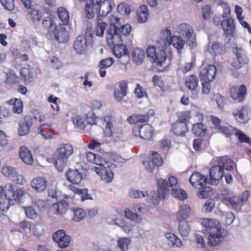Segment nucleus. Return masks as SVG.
<instances>
[{
    "label": "nucleus",
    "mask_w": 251,
    "mask_h": 251,
    "mask_svg": "<svg viewBox=\"0 0 251 251\" xmlns=\"http://www.w3.org/2000/svg\"><path fill=\"white\" fill-rule=\"evenodd\" d=\"M201 225L208 234V244L211 247L220 245L228 234L227 231L222 227L217 220L204 218L201 220Z\"/></svg>",
    "instance_id": "nucleus-1"
},
{
    "label": "nucleus",
    "mask_w": 251,
    "mask_h": 251,
    "mask_svg": "<svg viewBox=\"0 0 251 251\" xmlns=\"http://www.w3.org/2000/svg\"><path fill=\"white\" fill-rule=\"evenodd\" d=\"M74 149L70 144L59 145L56 153L53 155V164L59 171H62L66 167L69 157L73 154Z\"/></svg>",
    "instance_id": "nucleus-2"
},
{
    "label": "nucleus",
    "mask_w": 251,
    "mask_h": 251,
    "mask_svg": "<svg viewBox=\"0 0 251 251\" xmlns=\"http://www.w3.org/2000/svg\"><path fill=\"white\" fill-rule=\"evenodd\" d=\"M114 26H112L106 35V41L109 46H113V51L114 55L118 58L126 56L128 54V50L126 47L122 44V39L118 34H115L116 29Z\"/></svg>",
    "instance_id": "nucleus-3"
},
{
    "label": "nucleus",
    "mask_w": 251,
    "mask_h": 251,
    "mask_svg": "<svg viewBox=\"0 0 251 251\" xmlns=\"http://www.w3.org/2000/svg\"><path fill=\"white\" fill-rule=\"evenodd\" d=\"M25 195L23 189H5L4 198L0 201V210L4 212L7 211L10 205H14L15 202H20Z\"/></svg>",
    "instance_id": "nucleus-4"
},
{
    "label": "nucleus",
    "mask_w": 251,
    "mask_h": 251,
    "mask_svg": "<svg viewBox=\"0 0 251 251\" xmlns=\"http://www.w3.org/2000/svg\"><path fill=\"white\" fill-rule=\"evenodd\" d=\"M92 44V33L90 28H87L85 31V36L78 35L75 39L73 48L78 54H84L87 48Z\"/></svg>",
    "instance_id": "nucleus-5"
},
{
    "label": "nucleus",
    "mask_w": 251,
    "mask_h": 251,
    "mask_svg": "<svg viewBox=\"0 0 251 251\" xmlns=\"http://www.w3.org/2000/svg\"><path fill=\"white\" fill-rule=\"evenodd\" d=\"M115 167V165L113 163L103 161V164L100 166L95 167L94 170L103 181L106 183H109L112 181L114 176V173L111 169Z\"/></svg>",
    "instance_id": "nucleus-6"
},
{
    "label": "nucleus",
    "mask_w": 251,
    "mask_h": 251,
    "mask_svg": "<svg viewBox=\"0 0 251 251\" xmlns=\"http://www.w3.org/2000/svg\"><path fill=\"white\" fill-rule=\"evenodd\" d=\"M162 37L163 38L164 46L165 48L172 45L177 50L183 48L185 41L180 36H172L171 31L166 29L162 31Z\"/></svg>",
    "instance_id": "nucleus-7"
},
{
    "label": "nucleus",
    "mask_w": 251,
    "mask_h": 251,
    "mask_svg": "<svg viewBox=\"0 0 251 251\" xmlns=\"http://www.w3.org/2000/svg\"><path fill=\"white\" fill-rule=\"evenodd\" d=\"M231 115L237 122L246 124L250 119L251 109L247 106H244L240 108L233 109Z\"/></svg>",
    "instance_id": "nucleus-8"
},
{
    "label": "nucleus",
    "mask_w": 251,
    "mask_h": 251,
    "mask_svg": "<svg viewBox=\"0 0 251 251\" xmlns=\"http://www.w3.org/2000/svg\"><path fill=\"white\" fill-rule=\"evenodd\" d=\"M233 52L235 56V59L232 62V66L236 69H239L242 65L249 63V59L243 49L235 48L233 50Z\"/></svg>",
    "instance_id": "nucleus-9"
},
{
    "label": "nucleus",
    "mask_w": 251,
    "mask_h": 251,
    "mask_svg": "<svg viewBox=\"0 0 251 251\" xmlns=\"http://www.w3.org/2000/svg\"><path fill=\"white\" fill-rule=\"evenodd\" d=\"M170 189H157L153 190L149 192V202L152 206H155L158 204L161 199H165L169 195Z\"/></svg>",
    "instance_id": "nucleus-10"
},
{
    "label": "nucleus",
    "mask_w": 251,
    "mask_h": 251,
    "mask_svg": "<svg viewBox=\"0 0 251 251\" xmlns=\"http://www.w3.org/2000/svg\"><path fill=\"white\" fill-rule=\"evenodd\" d=\"M52 239L62 249L67 247L71 240V236L67 235L64 230H59L53 233Z\"/></svg>",
    "instance_id": "nucleus-11"
},
{
    "label": "nucleus",
    "mask_w": 251,
    "mask_h": 251,
    "mask_svg": "<svg viewBox=\"0 0 251 251\" xmlns=\"http://www.w3.org/2000/svg\"><path fill=\"white\" fill-rule=\"evenodd\" d=\"M210 179L208 184L215 186L219 183V180L222 178L224 174L223 168L219 165L213 166L209 171Z\"/></svg>",
    "instance_id": "nucleus-12"
},
{
    "label": "nucleus",
    "mask_w": 251,
    "mask_h": 251,
    "mask_svg": "<svg viewBox=\"0 0 251 251\" xmlns=\"http://www.w3.org/2000/svg\"><path fill=\"white\" fill-rule=\"evenodd\" d=\"M190 182L194 187L200 186L201 188H204L206 185H210L208 184L207 178L199 172H194L192 174L190 178ZM209 188V186H207L205 188Z\"/></svg>",
    "instance_id": "nucleus-13"
},
{
    "label": "nucleus",
    "mask_w": 251,
    "mask_h": 251,
    "mask_svg": "<svg viewBox=\"0 0 251 251\" xmlns=\"http://www.w3.org/2000/svg\"><path fill=\"white\" fill-rule=\"evenodd\" d=\"M64 198L65 200H61L51 206L52 208L56 209L57 213L60 215L66 212L69 208V204L72 201V198L68 195H65Z\"/></svg>",
    "instance_id": "nucleus-14"
},
{
    "label": "nucleus",
    "mask_w": 251,
    "mask_h": 251,
    "mask_svg": "<svg viewBox=\"0 0 251 251\" xmlns=\"http://www.w3.org/2000/svg\"><path fill=\"white\" fill-rule=\"evenodd\" d=\"M221 23V25L224 30V34L226 36H231L233 37L234 33L235 30V23L234 20L231 18L228 17L226 19H223Z\"/></svg>",
    "instance_id": "nucleus-15"
},
{
    "label": "nucleus",
    "mask_w": 251,
    "mask_h": 251,
    "mask_svg": "<svg viewBox=\"0 0 251 251\" xmlns=\"http://www.w3.org/2000/svg\"><path fill=\"white\" fill-rule=\"evenodd\" d=\"M154 113L153 109H150L144 114H134L127 118V121L131 124L147 122L150 117Z\"/></svg>",
    "instance_id": "nucleus-16"
},
{
    "label": "nucleus",
    "mask_w": 251,
    "mask_h": 251,
    "mask_svg": "<svg viewBox=\"0 0 251 251\" xmlns=\"http://www.w3.org/2000/svg\"><path fill=\"white\" fill-rule=\"evenodd\" d=\"M216 74V67L213 65H210L203 68L200 72L201 81H212L215 77Z\"/></svg>",
    "instance_id": "nucleus-17"
},
{
    "label": "nucleus",
    "mask_w": 251,
    "mask_h": 251,
    "mask_svg": "<svg viewBox=\"0 0 251 251\" xmlns=\"http://www.w3.org/2000/svg\"><path fill=\"white\" fill-rule=\"evenodd\" d=\"M52 36L59 43H66L69 39V32L65 27L61 26L56 27L54 32L52 33Z\"/></svg>",
    "instance_id": "nucleus-18"
},
{
    "label": "nucleus",
    "mask_w": 251,
    "mask_h": 251,
    "mask_svg": "<svg viewBox=\"0 0 251 251\" xmlns=\"http://www.w3.org/2000/svg\"><path fill=\"white\" fill-rule=\"evenodd\" d=\"M96 5L97 6V12H99L100 16L104 17L112 10L114 4L111 0H105L102 2H100L99 5Z\"/></svg>",
    "instance_id": "nucleus-19"
},
{
    "label": "nucleus",
    "mask_w": 251,
    "mask_h": 251,
    "mask_svg": "<svg viewBox=\"0 0 251 251\" xmlns=\"http://www.w3.org/2000/svg\"><path fill=\"white\" fill-rule=\"evenodd\" d=\"M114 20L115 22L114 24H112L110 25L109 27L107 29V31L109 30L112 26H114L115 27L116 33L115 34H118L121 37V39H122V35H128L130 31H131V26L130 25L128 24H126L122 25L120 28H118L117 25L116 24L118 25L119 22L120 21V19L118 17H115Z\"/></svg>",
    "instance_id": "nucleus-20"
},
{
    "label": "nucleus",
    "mask_w": 251,
    "mask_h": 251,
    "mask_svg": "<svg viewBox=\"0 0 251 251\" xmlns=\"http://www.w3.org/2000/svg\"><path fill=\"white\" fill-rule=\"evenodd\" d=\"M216 198L221 201L227 200L231 206L235 205V197L228 189H220V191L217 193Z\"/></svg>",
    "instance_id": "nucleus-21"
},
{
    "label": "nucleus",
    "mask_w": 251,
    "mask_h": 251,
    "mask_svg": "<svg viewBox=\"0 0 251 251\" xmlns=\"http://www.w3.org/2000/svg\"><path fill=\"white\" fill-rule=\"evenodd\" d=\"M32 120L30 117H25L19 124L18 132L20 136H25L27 134L32 126Z\"/></svg>",
    "instance_id": "nucleus-22"
},
{
    "label": "nucleus",
    "mask_w": 251,
    "mask_h": 251,
    "mask_svg": "<svg viewBox=\"0 0 251 251\" xmlns=\"http://www.w3.org/2000/svg\"><path fill=\"white\" fill-rule=\"evenodd\" d=\"M246 94V88L244 85L239 88L233 87L230 89L231 97L232 99L241 101Z\"/></svg>",
    "instance_id": "nucleus-23"
},
{
    "label": "nucleus",
    "mask_w": 251,
    "mask_h": 251,
    "mask_svg": "<svg viewBox=\"0 0 251 251\" xmlns=\"http://www.w3.org/2000/svg\"><path fill=\"white\" fill-rule=\"evenodd\" d=\"M101 1V0H86L85 11L89 19H92L94 17L95 13L97 12V6L96 5H99Z\"/></svg>",
    "instance_id": "nucleus-24"
},
{
    "label": "nucleus",
    "mask_w": 251,
    "mask_h": 251,
    "mask_svg": "<svg viewBox=\"0 0 251 251\" xmlns=\"http://www.w3.org/2000/svg\"><path fill=\"white\" fill-rule=\"evenodd\" d=\"M191 209L187 204L183 203L179 206L176 213V219L179 222L186 220L191 214Z\"/></svg>",
    "instance_id": "nucleus-25"
},
{
    "label": "nucleus",
    "mask_w": 251,
    "mask_h": 251,
    "mask_svg": "<svg viewBox=\"0 0 251 251\" xmlns=\"http://www.w3.org/2000/svg\"><path fill=\"white\" fill-rule=\"evenodd\" d=\"M131 57L134 64L140 65L143 63L145 57V51L141 49H135L132 52Z\"/></svg>",
    "instance_id": "nucleus-26"
},
{
    "label": "nucleus",
    "mask_w": 251,
    "mask_h": 251,
    "mask_svg": "<svg viewBox=\"0 0 251 251\" xmlns=\"http://www.w3.org/2000/svg\"><path fill=\"white\" fill-rule=\"evenodd\" d=\"M19 156L21 159L25 164L31 165L33 162V159L30 150L25 146L20 148L19 151Z\"/></svg>",
    "instance_id": "nucleus-27"
},
{
    "label": "nucleus",
    "mask_w": 251,
    "mask_h": 251,
    "mask_svg": "<svg viewBox=\"0 0 251 251\" xmlns=\"http://www.w3.org/2000/svg\"><path fill=\"white\" fill-rule=\"evenodd\" d=\"M66 176L68 180L74 184H78L82 179L81 174L76 169H70Z\"/></svg>",
    "instance_id": "nucleus-28"
},
{
    "label": "nucleus",
    "mask_w": 251,
    "mask_h": 251,
    "mask_svg": "<svg viewBox=\"0 0 251 251\" xmlns=\"http://www.w3.org/2000/svg\"><path fill=\"white\" fill-rule=\"evenodd\" d=\"M102 120L103 122L106 123V126L104 129V135L108 137H112L114 132L112 118L107 115L103 117L102 118Z\"/></svg>",
    "instance_id": "nucleus-29"
},
{
    "label": "nucleus",
    "mask_w": 251,
    "mask_h": 251,
    "mask_svg": "<svg viewBox=\"0 0 251 251\" xmlns=\"http://www.w3.org/2000/svg\"><path fill=\"white\" fill-rule=\"evenodd\" d=\"M172 129L174 133L177 136L183 135L188 131L187 124L177 121L173 124Z\"/></svg>",
    "instance_id": "nucleus-30"
},
{
    "label": "nucleus",
    "mask_w": 251,
    "mask_h": 251,
    "mask_svg": "<svg viewBox=\"0 0 251 251\" xmlns=\"http://www.w3.org/2000/svg\"><path fill=\"white\" fill-rule=\"evenodd\" d=\"M178 30L179 34L187 39H190L192 37L193 30L190 25L184 23L180 24L178 26Z\"/></svg>",
    "instance_id": "nucleus-31"
},
{
    "label": "nucleus",
    "mask_w": 251,
    "mask_h": 251,
    "mask_svg": "<svg viewBox=\"0 0 251 251\" xmlns=\"http://www.w3.org/2000/svg\"><path fill=\"white\" fill-rule=\"evenodd\" d=\"M114 59L109 57L101 60L99 64L100 67L99 72L101 77H104L106 75V71L105 69L110 67L114 63Z\"/></svg>",
    "instance_id": "nucleus-32"
},
{
    "label": "nucleus",
    "mask_w": 251,
    "mask_h": 251,
    "mask_svg": "<svg viewBox=\"0 0 251 251\" xmlns=\"http://www.w3.org/2000/svg\"><path fill=\"white\" fill-rule=\"evenodd\" d=\"M199 79L194 75H190L185 79V86L191 91H195L198 86Z\"/></svg>",
    "instance_id": "nucleus-33"
},
{
    "label": "nucleus",
    "mask_w": 251,
    "mask_h": 251,
    "mask_svg": "<svg viewBox=\"0 0 251 251\" xmlns=\"http://www.w3.org/2000/svg\"><path fill=\"white\" fill-rule=\"evenodd\" d=\"M31 186L32 188H46L47 187H50L48 181L42 177L34 178L31 182Z\"/></svg>",
    "instance_id": "nucleus-34"
},
{
    "label": "nucleus",
    "mask_w": 251,
    "mask_h": 251,
    "mask_svg": "<svg viewBox=\"0 0 251 251\" xmlns=\"http://www.w3.org/2000/svg\"><path fill=\"white\" fill-rule=\"evenodd\" d=\"M149 17V12L147 5L140 6L137 11L138 21L139 23L146 22Z\"/></svg>",
    "instance_id": "nucleus-35"
},
{
    "label": "nucleus",
    "mask_w": 251,
    "mask_h": 251,
    "mask_svg": "<svg viewBox=\"0 0 251 251\" xmlns=\"http://www.w3.org/2000/svg\"><path fill=\"white\" fill-rule=\"evenodd\" d=\"M167 59V54L164 50H158L151 62L158 66H162Z\"/></svg>",
    "instance_id": "nucleus-36"
},
{
    "label": "nucleus",
    "mask_w": 251,
    "mask_h": 251,
    "mask_svg": "<svg viewBox=\"0 0 251 251\" xmlns=\"http://www.w3.org/2000/svg\"><path fill=\"white\" fill-rule=\"evenodd\" d=\"M141 138L150 139L153 135V130L151 126L145 124L140 126Z\"/></svg>",
    "instance_id": "nucleus-37"
},
{
    "label": "nucleus",
    "mask_w": 251,
    "mask_h": 251,
    "mask_svg": "<svg viewBox=\"0 0 251 251\" xmlns=\"http://www.w3.org/2000/svg\"><path fill=\"white\" fill-rule=\"evenodd\" d=\"M42 24L44 27L47 29L50 35L52 37V33L54 32L57 27L55 23L50 18L48 17L43 19Z\"/></svg>",
    "instance_id": "nucleus-38"
},
{
    "label": "nucleus",
    "mask_w": 251,
    "mask_h": 251,
    "mask_svg": "<svg viewBox=\"0 0 251 251\" xmlns=\"http://www.w3.org/2000/svg\"><path fill=\"white\" fill-rule=\"evenodd\" d=\"M52 124L51 123H46L41 125L38 128L37 132L38 134H41L42 137L45 139H50L53 138L51 130L49 132H46V127L48 126L50 128L51 127Z\"/></svg>",
    "instance_id": "nucleus-39"
},
{
    "label": "nucleus",
    "mask_w": 251,
    "mask_h": 251,
    "mask_svg": "<svg viewBox=\"0 0 251 251\" xmlns=\"http://www.w3.org/2000/svg\"><path fill=\"white\" fill-rule=\"evenodd\" d=\"M179 222L178 229L180 235L183 237H187L191 231V227L187 221H185Z\"/></svg>",
    "instance_id": "nucleus-40"
},
{
    "label": "nucleus",
    "mask_w": 251,
    "mask_h": 251,
    "mask_svg": "<svg viewBox=\"0 0 251 251\" xmlns=\"http://www.w3.org/2000/svg\"><path fill=\"white\" fill-rule=\"evenodd\" d=\"M218 164L223 169L228 171L232 170L234 164L233 161L227 156L221 157L218 160Z\"/></svg>",
    "instance_id": "nucleus-41"
},
{
    "label": "nucleus",
    "mask_w": 251,
    "mask_h": 251,
    "mask_svg": "<svg viewBox=\"0 0 251 251\" xmlns=\"http://www.w3.org/2000/svg\"><path fill=\"white\" fill-rule=\"evenodd\" d=\"M207 131L206 127L202 123H197L193 125V133L196 136H202L205 135Z\"/></svg>",
    "instance_id": "nucleus-42"
},
{
    "label": "nucleus",
    "mask_w": 251,
    "mask_h": 251,
    "mask_svg": "<svg viewBox=\"0 0 251 251\" xmlns=\"http://www.w3.org/2000/svg\"><path fill=\"white\" fill-rule=\"evenodd\" d=\"M217 4L218 5L220 6L223 9V14L222 15L223 19L230 17L231 8L229 4L223 0H218Z\"/></svg>",
    "instance_id": "nucleus-43"
},
{
    "label": "nucleus",
    "mask_w": 251,
    "mask_h": 251,
    "mask_svg": "<svg viewBox=\"0 0 251 251\" xmlns=\"http://www.w3.org/2000/svg\"><path fill=\"white\" fill-rule=\"evenodd\" d=\"M58 16L65 25H67L69 23V14L67 10L63 7H60L57 9Z\"/></svg>",
    "instance_id": "nucleus-44"
},
{
    "label": "nucleus",
    "mask_w": 251,
    "mask_h": 251,
    "mask_svg": "<svg viewBox=\"0 0 251 251\" xmlns=\"http://www.w3.org/2000/svg\"><path fill=\"white\" fill-rule=\"evenodd\" d=\"M131 241V239L128 237L120 238L117 241V246L121 251H128Z\"/></svg>",
    "instance_id": "nucleus-45"
},
{
    "label": "nucleus",
    "mask_w": 251,
    "mask_h": 251,
    "mask_svg": "<svg viewBox=\"0 0 251 251\" xmlns=\"http://www.w3.org/2000/svg\"><path fill=\"white\" fill-rule=\"evenodd\" d=\"M86 158L88 161L98 165L99 166L102 164L103 161H105L103 159H101L100 156L97 155L92 152H88L86 154Z\"/></svg>",
    "instance_id": "nucleus-46"
},
{
    "label": "nucleus",
    "mask_w": 251,
    "mask_h": 251,
    "mask_svg": "<svg viewBox=\"0 0 251 251\" xmlns=\"http://www.w3.org/2000/svg\"><path fill=\"white\" fill-rule=\"evenodd\" d=\"M125 214L126 218L135 222L141 223L142 221V217L140 214L133 212L129 208H126L125 209Z\"/></svg>",
    "instance_id": "nucleus-47"
},
{
    "label": "nucleus",
    "mask_w": 251,
    "mask_h": 251,
    "mask_svg": "<svg viewBox=\"0 0 251 251\" xmlns=\"http://www.w3.org/2000/svg\"><path fill=\"white\" fill-rule=\"evenodd\" d=\"M9 102L12 105V111L13 112L20 114L23 111V103L20 100L17 99H12L9 100Z\"/></svg>",
    "instance_id": "nucleus-48"
},
{
    "label": "nucleus",
    "mask_w": 251,
    "mask_h": 251,
    "mask_svg": "<svg viewBox=\"0 0 251 251\" xmlns=\"http://www.w3.org/2000/svg\"><path fill=\"white\" fill-rule=\"evenodd\" d=\"M30 18L34 22L40 21L42 15L40 10L36 8H31L28 11Z\"/></svg>",
    "instance_id": "nucleus-49"
},
{
    "label": "nucleus",
    "mask_w": 251,
    "mask_h": 251,
    "mask_svg": "<svg viewBox=\"0 0 251 251\" xmlns=\"http://www.w3.org/2000/svg\"><path fill=\"white\" fill-rule=\"evenodd\" d=\"M249 197V192L247 190L244 191L236 200H235V206H231L233 208L236 209L238 206H240L244 203L246 202ZM236 199V198H235Z\"/></svg>",
    "instance_id": "nucleus-50"
},
{
    "label": "nucleus",
    "mask_w": 251,
    "mask_h": 251,
    "mask_svg": "<svg viewBox=\"0 0 251 251\" xmlns=\"http://www.w3.org/2000/svg\"><path fill=\"white\" fill-rule=\"evenodd\" d=\"M173 196L180 201H184L188 198L186 192L183 189H171Z\"/></svg>",
    "instance_id": "nucleus-51"
},
{
    "label": "nucleus",
    "mask_w": 251,
    "mask_h": 251,
    "mask_svg": "<svg viewBox=\"0 0 251 251\" xmlns=\"http://www.w3.org/2000/svg\"><path fill=\"white\" fill-rule=\"evenodd\" d=\"M21 74L26 82H30L33 80V72L27 68H22Z\"/></svg>",
    "instance_id": "nucleus-52"
},
{
    "label": "nucleus",
    "mask_w": 251,
    "mask_h": 251,
    "mask_svg": "<svg viewBox=\"0 0 251 251\" xmlns=\"http://www.w3.org/2000/svg\"><path fill=\"white\" fill-rule=\"evenodd\" d=\"M129 195L133 199L144 198L148 195V192L146 191H142L140 189H130Z\"/></svg>",
    "instance_id": "nucleus-53"
},
{
    "label": "nucleus",
    "mask_w": 251,
    "mask_h": 251,
    "mask_svg": "<svg viewBox=\"0 0 251 251\" xmlns=\"http://www.w3.org/2000/svg\"><path fill=\"white\" fill-rule=\"evenodd\" d=\"M1 172L4 176L10 178H13L17 175V172L15 168L11 166L4 167Z\"/></svg>",
    "instance_id": "nucleus-54"
},
{
    "label": "nucleus",
    "mask_w": 251,
    "mask_h": 251,
    "mask_svg": "<svg viewBox=\"0 0 251 251\" xmlns=\"http://www.w3.org/2000/svg\"><path fill=\"white\" fill-rule=\"evenodd\" d=\"M221 217L222 220L227 225H231L234 220V215L231 212H223Z\"/></svg>",
    "instance_id": "nucleus-55"
},
{
    "label": "nucleus",
    "mask_w": 251,
    "mask_h": 251,
    "mask_svg": "<svg viewBox=\"0 0 251 251\" xmlns=\"http://www.w3.org/2000/svg\"><path fill=\"white\" fill-rule=\"evenodd\" d=\"M74 216L73 220L75 222H79L84 219L86 216V212L81 208L74 209Z\"/></svg>",
    "instance_id": "nucleus-56"
},
{
    "label": "nucleus",
    "mask_w": 251,
    "mask_h": 251,
    "mask_svg": "<svg viewBox=\"0 0 251 251\" xmlns=\"http://www.w3.org/2000/svg\"><path fill=\"white\" fill-rule=\"evenodd\" d=\"M166 238L169 241L173 246L179 247L182 245V241L174 234L168 233L165 235Z\"/></svg>",
    "instance_id": "nucleus-57"
},
{
    "label": "nucleus",
    "mask_w": 251,
    "mask_h": 251,
    "mask_svg": "<svg viewBox=\"0 0 251 251\" xmlns=\"http://www.w3.org/2000/svg\"><path fill=\"white\" fill-rule=\"evenodd\" d=\"M75 193L79 195L80 196L82 201L86 200H92L93 198L91 195L88 193V189H73Z\"/></svg>",
    "instance_id": "nucleus-58"
},
{
    "label": "nucleus",
    "mask_w": 251,
    "mask_h": 251,
    "mask_svg": "<svg viewBox=\"0 0 251 251\" xmlns=\"http://www.w3.org/2000/svg\"><path fill=\"white\" fill-rule=\"evenodd\" d=\"M209 52L213 54L216 55L222 52V47L218 43H214L209 45L208 48Z\"/></svg>",
    "instance_id": "nucleus-59"
},
{
    "label": "nucleus",
    "mask_w": 251,
    "mask_h": 251,
    "mask_svg": "<svg viewBox=\"0 0 251 251\" xmlns=\"http://www.w3.org/2000/svg\"><path fill=\"white\" fill-rule=\"evenodd\" d=\"M73 121L75 126L80 129H84L86 126L84 119L79 116L74 117Z\"/></svg>",
    "instance_id": "nucleus-60"
},
{
    "label": "nucleus",
    "mask_w": 251,
    "mask_h": 251,
    "mask_svg": "<svg viewBox=\"0 0 251 251\" xmlns=\"http://www.w3.org/2000/svg\"><path fill=\"white\" fill-rule=\"evenodd\" d=\"M213 189H200L197 196L200 199H207L213 195Z\"/></svg>",
    "instance_id": "nucleus-61"
},
{
    "label": "nucleus",
    "mask_w": 251,
    "mask_h": 251,
    "mask_svg": "<svg viewBox=\"0 0 251 251\" xmlns=\"http://www.w3.org/2000/svg\"><path fill=\"white\" fill-rule=\"evenodd\" d=\"M149 159L152 160L156 166H160L163 163L161 156L157 152H153Z\"/></svg>",
    "instance_id": "nucleus-62"
},
{
    "label": "nucleus",
    "mask_w": 251,
    "mask_h": 251,
    "mask_svg": "<svg viewBox=\"0 0 251 251\" xmlns=\"http://www.w3.org/2000/svg\"><path fill=\"white\" fill-rule=\"evenodd\" d=\"M106 26L107 24L106 23L98 21L96 28V35L100 37H102Z\"/></svg>",
    "instance_id": "nucleus-63"
},
{
    "label": "nucleus",
    "mask_w": 251,
    "mask_h": 251,
    "mask_svg": "<svg viewBox=\"0 0 251 251\" xmlns=\"http://www.w3.org/2000/svg\"><path fill=\"white\" fill-rule=\"evenodd\" d=\"M44 230V226L41 224H35L32 228L34 235L37 237H39L43 235Z\"/></svg>",
    "instance_id": "nucleus-64"
}]
</instances>
